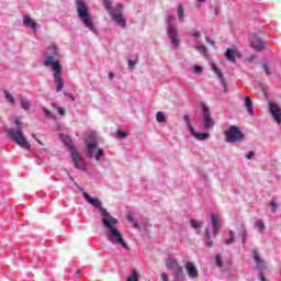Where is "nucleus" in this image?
I'll return each mask as SVG.
<instances>
[{
  "label": "nucleus",
  "instance_id": "f257e3e1",
  "mask_svg": "<svg viewBox=\"0 0 281 281\" xmlns=\"http://www.w3.org/2000/svg\"><path fill=\"white\" fill-rule=\"evenodd\" d=\"M44 67H50L56 91H63V87H65V82L63 81V66L60 65V54L58 53L56 43L48 45L44 55Z\"/></svg>",
  "mask_w": 281,
  "mask_h": 281
},
{
  "label": "nucleus",
  "instance_id": "f03ea898",
  "mask_svg": "<svg viewBox=\"0 0 281 281\" xmlns=\"http://www.w3.org/2000/svg\"><path fill=\"white\" fill-rule=\"evenodd\" d=\"M103 227H105V238L111 243V245H114L115 247H122L125 251H128L131 248L128 247V244L126 240H124V235H122V232L115 227L117 225V218L110 216L108 218H102Z\"/></svg>",
  "mask_w": 281,
  "mask_h": 281
},
{
  "label": "nucleus",
  "instance_id": "7ed1b4c3",
  "mask_svg": "<svg viewBox=\"0 0 281 281\" xmlns=\"http://www.w3.org/2000/svg\"><path fill=\"white\" fill-rule=\"evenodd\" d=\"M14 124L16 128H12V127L5 128L7 136L9 137V139H11V142H14V144L20 146V148H23L24 150H27L30 153V150H32V144H30V142L27 140V137H25V134L23 133L21 119L15 117Z\"/></svg>",
  "mask_w": 281,
  "mask_h": 281
},
{
  "label": "nucleus",
  "instance_id": "20e7f679",
  "mask_svg": "<svg viewBox=\"0 0 281 281\" xmlns=\"http://www.w3.org/2000/svg\"><path fill=\"white\" fill-rule=\"evenodd\" d=\"M85 144L90 159L94 157L95 161H100L104 157V149L98 147V134L95 132L86 133Z\"/></svg>",
  "mask_w": 281,
  "mask_h": 281
},
{
  "label": "nucleus",
  "instance_id": "39448f33",
  "mask_svg": "<svg viewBox=\"0 0 281 281\" xmlns=\"http://www.w3.org/2000/svg\"><path fill=\"white\" fill-rule=\"evenodd\" d=\"M77 14L81 23L90 30V32H95V25H93V20H91V12L85 0H76Z\"/></svg>",
  "mask_w": 281,
  "mask_h": 281
},
{
  "label": "nucleus",
  "instance_id": "423d86ee",
  "mask_svg": "<svg viewBox=\"0 0 281 281\" xmlns=\"http://www.w3.org/2000/svg\"><path fill=\"white\" fill-rule=\"evenodd\" d=\"M167 23V35L171 41V45L176 49L181 45V40H179V30L177 29V18L172 14H168L166 18Z\"/></svg>",
  "mask_w": 281,
  "mask_h": 281
},
{
  "label": "nucleus",
  "instance_id": "0eeeda50",
  "mask_svg": "<svg viewBox=\"0 0 281 281\" xmlns=\"http://www.w3.org/2000/svg\"><path fill=\"white\" fill-rule=\"evenodd\" d=\"M245 139V134L240 132V128L238 126H231L225 132V142L227 144H236V142H243Z\"/></svg>",
  "mask_w": 281,
  "mask_h": 281
},
{
  "label": "nucleus",
  "instance_id": "6e6552de",
  "mask_svg": "<svg viewBox=\"0 0 281 281\" xmlns=\"http://www.w3.org/2000/svg\"><path fill=\"white\" fill-rule=\"evenodd\" d=\"M83 199H86V201L88 203H90V205H92L93 207L99 210L100 215L102 216V218H110L111 217V214L109 213V211H106V209L102 207V201H100V199H98V198L93 199L87 192H83Z\"/></svg>",
  "mask_w": 281,
  "mask_h": 281
},
{
  "label": "nucleus",
  "instance_id": "1a4fd4ad",
  "mask_svg": "<svg viewBox=\"0 0 281 281\" xmlns=\"http://www.w3.org/2000/svg\"><path fill=\"white\" fill-rule=\"evenodd\" d=\"M184 122H186L187 128L191 133L192 137L198 139V142H205V139H210V133H199V132H196L194 126H192V121L190 120V115H188V114L184 115Z\"/></svg>",
  "mask_w": 281,
  "mask_h": 281
},
{
  "label": "nucleus",
  "instance_id": "9d476101",
  "mask_svg": "<svg viewBox=\"0 0 281 281\" xmlns=\"http://www.w3.org/2000/svg\"><path fill=\"white\" fill-rule=\"evenodd\" d=\"M70 157L77 170L87 172V161H85V158L76 149H71Z\"/></svg>",
  "mask_w": 281,
  "mask_h": 281
},
{
  "label": "nucleus",
  "instance_id": "9b49d317",
  "mask_svg": "<svg viewBox=\"0 0 281 281\" xmlns=\"http://www.w3.org/2000/svg\"><path fill=\"white\" fill-rule=\"evenodd\" d=\"M267 45H269V43L261 40L256 34L250 35V46L252 47V49H256L257 52H262L267 48Z\"/></svg>",
  "mask_w": 281,
  "mask_h": 281
},
{
  "label": "nucleus",
  "instance_id": "f8f14e48",
  "mask_svg": "<svg viewBox=\"0 0 281 281\" xmlns=\"http://www.w3.org/2000/svg\"><path fill=\"white\" fill-rule=\"evenodd\" d=\"M110 15L112 16V20L120 25V27H126V20L122 16V4H117L116 10L111 11Z\"/></svg>",
  "mask_w": 281,
  "mask_h": 281
},
{
  "label": "nucleus",
  "instance_id": "ddd939ff",
  "mask_svg": "<svg viewBox=\"0 0 281 281\" xmlns=\"http://www.w3.org/2000/svg\"><path fill=\"white\" fill-rule=\"evenodd\" d=\"M202 115L204 128H214V120H212V114L210 113V109H207L206 105L202 106Z\"/></svg>",
  "mask_w": 281,
  "mask_h": 281
},
{
  "label": "nucleus",
  "instance_id": "4468645a",
  "mask_svg": "<svg viewBox=\"0 0 281 281\" xmlns=\"http://www.w3.org/2000/svg\"><path fill=\"white\" fill-rule=\"evenodd\" d=\"M252 258H254L258 269L260 270L259 280L267 281V278H265V274L262 273V269H265V260H262V258H260V252H258V250L252 251Z\"/></svg>",
  "mask_w": 281,
  "mask_h": 281
},
{
  "label": "nucleus",
  "instance_id": "2eb2a0df",
  "mask_svg": "<svg viewBox=\"0 0 281 281\" xmlns=\"http://www.w3.org/2000/svg\"><path fill=\"white\" fill-rule=\"evenodd\" d=\"M165 267L169 269V271H172V273H177V271H181L183 268L175 257H169L166 259Z\"/></svg>",
  "mask_w": 281,
  "mask_h": 281
},
{
  "label": "nucleus",
  "instance_id": "dca6fc26",
  "mask_svg": "<svg viewBox=\"0 0 281 281\" xmlns=\"http://www.w3.org/2000/svg\"><path fill=\"white\" fill-rule=\"evenodd\" d=\"M221 216L211 213V228L213 229V236H218L221 232Z\"/></svg>",
  "mask_w": 281,
  "mask_h": 281
},
{
  "label": "nucleus",
  "instance_id": "f3484780",
  "mask_svg": "<svg viewBox=\"0 0 281 281\" xmlns=\"http://www.w3.org/2000/svg\"><path fill=\"white\" fill-rule=\"evenodd\" d=\"M184 269L190 280H196L199 278V269L191 261L186 262Z\"/></svg>",
  "mask_w": 281,
  "mask_h": 281
},
{
  "label": "nucleus",
  "instance_id": "a211bd4d",
  "mask_svg": "<svg viewBox=\"0 0 281 281\" xmlns=\"http://www.w3.org/2000/svg\"><path fill=\"white\" fill-rule=\"evenodd\" d=\"M269 111L276 123L281 124V109L276 103H270Z\"/></svg>",
  "mask_w": 281,
  "mask_h": 281
},
{
  "label": "nucleus",
  "instance_id": "6ab92c4d",
  "mask_svg": "<svg viewBox=\"0 0 281 281\" xmlns=\"http://www.w3.org/2000/svg\"><path fill=\"white\" fill-rule=\"evenodd\" d=\"M23 25L25 27H31V30H33V32L36 34L37 24L34 20H32V18H30V15L23 16Z\"/></svg>",
  "mask_w": 281,
  "mask_h": 281
},
{
  "label": "nucleus",
  "instance_id": "aec40b11",
  "mask_svg": "<svg viewBox=\"0 0 281 281\" xmlns=\"http://www.w3.org/2000/svg\"><path fill=\"white\" fill-rule=\"evenodd\" d=\"M244 106L247 109L249 115L254 117V102L251 101V97L246 95L244 99Z\"/></svg>",
  "mask_w": 281,
  "mask_h": 281
},
{
  "label": "nucleus",
  "instance_id": "412c9836",
  "mask_svg": "<svg viewBox=\"0 0 281 281\" xmlns=\"http://www.w3.org/2000/svg\"><path fill=\"white\" fill-rule=\"evenodd\" d=\"M59 138L61 139V142L65 143V145L68 147L69 153H71L72 150H76V147H74V143L71 142V138L68 135L65 134H60Z\"/></svg>",
  "mask_w": 281,
  "mask_h": 281
},
{
  "label": "nucleus",
  "instance_id": "4be33fe9",
  "mask_svg": "<svg viewBox=\"0 0 281 281\" xmlns=\"http://www.w3.org/2000/svg\"><path fill=\"white\" fill-rule=\"evenodd\" d=\"M194 48L196 52H199V54H201V56H207V47L200 42L195 43Z\"/></svg>",
  "mask_w": 281,
  "mask_h": 281
},
{
  "label": "nucleus",
  "instance_id": "5701e85b",
  "mask_svg": "<svg viewBox=\"0 0 281 281\" xmlns=\"http://www.w3.org/2000/svg\"><path fill=\"white\" fill-rule=\"evenodd\" d=\"M140 278H142V274L139 273V271H137L136 269H133L130 276L127 277L126 281H139Z\"/></svg>",
  "mask_w": 281,
  "mask_h": 281
},
{
  "label": "nucleus",
  "instance_id": "b1692460",
  "mask_svg": "<svg viewBox=\"0 0 281 281\" xmlns=\"http://www.w3.org/2000/svg\"><path fill=\"white\" fill-rule=\"evenodd\" d=\"M226 58L229 60V63H236V49L227 48Z\"/></svg>",
  "mask_w": 281,
  "mask_h": 281
},
{
  "label": "nucleus",
  "instance_id": "393cba45",
  "mask_svg": "<svg viewBox=\"0 0 281 281\" xmlns=\"http://www.w3.org/2000/svg\"><path fill=\"white\" fill-rule=\"evenodd\" d=\"M20 104L23 111H30V109H32V101H30V99H21Z\"/></svg>",
  "mask_w": 281,
  "mask_h": 281
},
{
  "label": "nucleus",
  "instance_id": "a878e982",
  "mask_svg": "<svg viewBox=\"0 0 281 281\" xmlns=\"http://www.w3.org/2000/svg\"><path fill=\"white\" fill-rule=\"evenodd\" d=\"M172 276H173V281H186V273H183V269L178 270L177 272H173Z\"/></svg>",
  "mask_w": 281,
  "mask_h": 281
},
{
  "label": "nucleus",
  "instance_id": "bb28decb",
  "mask_svg": "<svg viewBox=\"0 0 281 281\" xmlns=\"http://www.w3.org/2000/svg\"><path fill=\"white\" fill-rule=\"evenodd\" d=\"M177 14H178V21H180V23H183V21H186V14H184V11H183V4H179L178 5Z\"/></svg>",
  "mask_w": 281,
  "mask_h": 281
},
{
  "label": "nucleus",
  "instance_id": "cd10ccee",
  "mask_svg": "<svg viewBox=\"0 0 281 281\" xmlns=\"http://www.w3.org/2000/svg\"><path fill=\"white\" fill-rule=\"evenodd\" d=\"M4 98H5L7 102H9V104H12V106H14V104H16V100L14 99V97L7 90L4 91Z\"/></svg>",
  "mask_w": 281,
  "mask_h": 281
},
{
  "label": "nucleus",
  "instance_id": "c85d7f7f",
  "mask_svg": "<svg viewBox=\"0 0 281 281\" xmlns=\"http://www.w3.org/2000/svg\"><path fill=\"white\" fill-rule=\"evenodd\" d=\"M204 238H206V247H212L214 241H212V237L210 236V228H205Z\"/></svg>",
  "mask_w": 281,
  "mask_h": 281
},
{
  "label": "nucleus",
  "instance_id": "c756f323",
  "mask_svg": "<svg viewBox=\"0 0 281 281\" xmlns=\"http://www.w3.org/2000/svg\"><path fill=\"white\" fill-rule=\"evenodd\" d=\"M103 5L108 10L109 14H111V12H115V10H117V8L113 9V7L111 5V0H103Z\"/></svg>",
  "mask_w": 281,
  "mask_h": 281
},
{
  "label": "nucleus",
  "instance_id": "7c9ffc66",
  "mask_svg": "<svg viewBox=\"0 0 281 281\" xmlns=\"http://www.w3.org/2000/svg\"><path fill=\"white\" fill-rule=\"evenodd\" d=\"M126 218L130 223H133V226L137 229L139 228V223H137V221H135V217H133V214L128 213L126 215Z\"/></svg>",
  "mask_w": 281,
  "mask_h": 281
},
{
  "label": "nucleus",
  "instance_id": "2f4dec72",
  "mask_svg": "<svg viewBox=\"0 0 281 281\" xmlns=\"http://www.w3.org/2000/svg\"><path fill=\"white\" fill-rule=\"evenodd\" d=\"M228 239H226L225 244L226 245H232L234 243V240H236V234L234 233V231H229L228 233Z\"/></svg>",
  "mask_w": 281,
  "mask_h": 281
},
{
  "label": "nucleus",
  "instance_id": "473e14b6",
  "mask_svg": "<svg viewBox=\"0 0 281 281\" xmlns=\"http://www.w3.org/2000/svg\"><path fill=\"white\" fill-rule=\"evenodd\" d=\"M156 120L159 124H164L166 122V114L164 112H157Z\"/></svg>",
  "mask_w": 281,
  "mask_h": 281
},
{
  "label": "nucleus",
  "instance_id": "72a5a7b5",
  "mask_svg": "<svg viewBox=\"0 0 281 281\" xmlns=\"http://www.w3.org/2000/svg\"><path fill=\"white\" fill-rule=\"evenodd\" d=\"M212 70L214 71V74H216V76H218L220 80H223V72H221V69H218V67L215 64H212Z\"/></svg>",
  "mask_w": 281,
  "mask_h": 281
},
{
  "label": "nucleus",
  "instance_id": "f704fd0d",
  "mask_svg": "<svg viewBox=\"0 0 281 281\" xmlns=\"http://www.w3.org/2000/svg\"><path fill=\"white\" fill-rule=\"evenodd\" d=\"M239 236H241V243H247V229L245 226H241V231L239 232Z\"/></svg>",
  "mask_w": 281,
  "mask_h": 281
},
{
  "label": "nucleus",
  "instance_id": "c9c22d12",
  "mask_svg": "<svg viewBox=\"0 0 281 281\" xmlns=\"http://www.w3.org/2000/svg\"><path fill=\"white\" fill-rule=\"evenodd\" d=\"M192 71H193V74H195V76H201V74H203V67H201L199 65H194L192 67Z\"/></svg>",
  "mask_w": 281,
  "mask_h": 281
},
{
  "label": "nucleus",
  "instance_id": "e433bc0d",
  "mask_svg": "<svg viewBox=\"0 0 281 281\" xmlns=\"http://www.w3.org/2000/svg\"><path fill=\"white\" fill-rule=\"evenodd\" d=\"M191 227H193V229H199V228L203 227V222H199L196 220H191Z\"/></svg>",
  "mask_w": 281,
  "mask_h": 281
},
{
  "label": "nucleus",
  "instance_id": "4c0bfd02",
  "mask_svg": "<svg viewBox=\"0 0 281 281\" xmlns=\"http://www.w3.org/2000/svg\"><path fill=\"white\" fill-rule=\"evenodd\" d=\"M255 227H257L259 232H265V222H262V220H258L255 223Z\"/></svg>",
  "mask_w": 281,
  "mask_h": 281
},
{
  "label": "nucleus",
  "instance_id": "58836bf2",
  "mask_svg": "<svg viewBox=\"0 0 281 281\" xmlns=\"http://www.w3.org/2000/svg\"><path fill=\"white\" fill-rule=\"evenodd\" d=\"M262 68L267 76H271V69L269 68V64H267V61H263Z\"/></svg>",
  "mask_w": 281,
  "mask_h": 281
},
{
  "label": "nucleus",
  "instance_id": "ea45409f",
  "mask_svg": "<svg viewBox=\"0 0 281 281\" xmlns=\"http://www.w3.org/2000/svg\"><path fill=\"white\" fill-rule=\"evenodd\" d=\"M52 106L58 111L59 115H65V109L58 106L56 103H52Z\"/></svg>",
  "mask_w": 281,
  "mask_h": 281
},
{
  "label": "nucleus",
  "instance_id": "a19ab883",
  "mask_svg": "<svg viewBox=\"0 0 281 281\" xmlns=\"http://www.w3.org/2000/svg\"><path fill=\"white\" fill-rule=\"evenodd\" d=\"M215 262L220 269L223 267V260L221 259V255H215Z\"/></svg>",
  "mask_w": 281,
  "mask_h": 281
},
{
  "label": "nucleus",
  "instance_id": "79ce46f5",
  "mask_svg": "<svg viewBox=\"0 0 281 281\" xmlns=\"http://www.w3.org/2000/svg\"><path fill=\"white\" fill-rule=\"evenodd\" d=\"M221 82L224 93H227L229 90L227 89V82L225 81V78L221 79Z\"/></svg>",
  "mask_w": 281,
  "mask_h": 281
},
{
  "label": "nucleus",
  "instance_id": "37998d69",
  "mask_svg": "<svg viewBox=\"0 0 281 281\" xmlns=\"http://www.w3.org/2000/svg\"><path fill=\"white\" fill-rule=\"evenodd\" d=\"M43 112L46 117H54V114L49 110H47V108H43Z\"/></svg>",
  "mask_w": 281,
  "mask_h": 281
},
{
  "label": "nucleus",
  "instance_id": "c03bdc74",
  "mask_svg": "<svg viewBox=\"0 0 281 281\" xmlns=\"http://www.w3.org/2000/svg\"><path fill=\"white\" fill-rule=\"evenodd\" d=\"M190 34L193 36V38H201L202 33L199 31H192Z\"/></svg>",
  "mask_w": 281,
  "mask_h": 281
},
{
  "label": "nucleus",
  "instance_id": "a18cd8bd",
  "mask_svg": "<svg viewBox=\"0 0 281 281\" xmlns=\"http://www.w3.org/2000/svg\"><path fill=\"white\" fill-rule=\"evenodd\" d=\"M116 135H117V137H121V138L126 137V133H125L124 131H122V130H119V131L116 132Z\"/></svg>",
  "mask_w": 281,
  "mask_h": 281
},
{
  "label": "nucleus",
  "instance_id": "49530a36",
  "mask_svg": "<svg viewBox=\"0 0 281 281\" xmlns=\"http://www.w3.org/2000/svg\"><path fill=\"white\" fill-rule=\"evenodd\" d=\"M271 205V212H276V210H278V204H276V202H270Z\"/></svg>",
  "mask_w": 281,
  "mask_h": 281
},
{
  "label": "nucleus",
  "instance_id": "de8ad7c7",
  "mask_svg": "<svg viewBox=\"0 0 281 281\" xmlns=\"http://www.w3.org/2000/svg\"><path fill=\"white\" fill-rule=\"evenodd\" d=\"M135 65H137L136 61L128 60V67H130V69H135Z\"/></svg>",
  "mask_w": 281,
  "mask_h": 281
},
{
  "label": "nucleus",
  "instance_id": "09e8293b",
  "mask_svg": "<svg viewBox=\"0 0 281 281\" xmlns=\"http://www.w3.org/2000/svg\"><path fill=\"white\" fill-rule=\"evenodd\" d=\"M255 153L254 151H249L247 155H246V158L247 159H254V157H255Z\"/></svg>",
  "mask_w": 281,
  "mask_h": 281
},
{
  "label": "nucleus",
  "instance_id": "8fccbe9b",
  "mask_svg": "<svg viewBox=\"0 0 281 281\" xmlns=\"http://www.w3.org/2000/svg\"><path fill=\"white\" fill-rule=\"evenodd\" d=\"M32 137H34V139H35V142H37V144L43 146V142H41V139L36 138V134H32Z\"/></svg>",
  "mask_w": 281,
  "mask_h": 281
},
{
  "label": "nucleus",
  "instance_id": "3c124183",
  "mask_svg": "<svg viewBox=\"0 0 281 281\" xmlns=\"http://www.w3.org/2000/svg\"><path fill=\"white\" fill-rule=\"evenodd\" d=\"M160 278L162 281H168V274H166L164 272L160 274Z\"/></svg>",
  "mask_w": 281,
  "mask_h": 281
},
{
  "label": "nucleus",
  "instance_id": "603ef678",
  "mask_svg": "<svg viewBox=\"0 0 281 281\" xmlns=\"http://www.w3.org/2000/svg\"><path fill=\"white\" fill-rule=\"evenodd\" d=\"M206 43H209V45H214V41L210 37H205Z\"/></svg>",
  "mask_w": 281,
  "mask_h": 281
},
{
  "label": "nucleus",
  "instance_id": "864d4df0",
  "mask_svg": "<svg viewBox=\"0 0 281 281\" xmlns=\"http://www.w3.org/2000/svg\"><path fill=\"white\" fill-rule=\"evenodd\" d=\"M255 58H256L255 56L250 57V58L248 59V63H254V61L256 60Z\"/></svg>",
  "mask_w": 281,
  "mask_h": 281
},
{
  "label": "nucleus",
  "instance_id": "5fc2aeb1",
  "mask_svg": "<svg viewBox=\"0 0 281 281\" xmlns=\"http://www.w3.org/2000/svg\"><path fill=\"white\" fill-rule=\"evenodd\" d=\"M114 76H115V75H113V72H110V74H109L110 80H113Z\"/></svg>",
  "mask_w": 281,
  "mask_h": 281
},
{
  "label": "nucleus",
  "instance_id": "6e6d98bb",
  "mask_svg": "<svg viewBox=\"0 0 281 281\" xmlns=\"http://www.w3.org/2000/svg\"><path fill=\"white\" fill-rule=\"evenodd\" d=\"M70 100H72V102H76V98L74 97V94H69Z\"/></svg>",
  "mask_w": 281,
  "mask_h": 281
},
{
  "label": "nucleus",
  "instance_id": "4d7b16f0",
  "mask_svg": "<svg viewBox=\"0 0 281 281\" xmlns=\"http://www.w3.org/2000/svg\"><path fill=\"white\" fill-rule=\"evenodd\" d=\"M200 1V3H205V0H199Z\"/></svg>",
  "mask_w": 281,
  "mask_h": 281
},
{
  "label": "nucleus",
  "instance_id": "13d9d810",
  "mask_svg": "<svg viewBox=\"0 0 281 281\" xmlns=\"http://www.w3.org/2000/svg\"><path fill=\"white\" fill-rule=\"evenodd\" d=\"M77 273L80 276V270H78Z\"/></svg>",
  "mask_w": 281,
  "mask_h": 281
}]
</instances>
